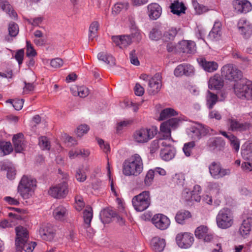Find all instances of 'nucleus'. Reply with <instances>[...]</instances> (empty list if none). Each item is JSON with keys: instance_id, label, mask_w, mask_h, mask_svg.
I'll list each match as a JSON object with an SVG mask.
<instances>
[{"instance_id": "f257e3e1", "label": "nucleus", "mask_w": 252, "mask_h": 252, "mask_svg": "<svg viewBox=\"0 0 252 252\" xmlns=\"http://www.w3.org/2000/svg\"><path fill=\"white\" fill-rule=\"evenodd\" d=\"M143 170V163L141 157L134 154L126 160L123 166V173L126 176H137Z\"/></svg>"}, {"instance_id": "f03ea898", "label": "nucleus", "mask_w": 252, "mask_h": 252, "mask_svg": "<svg viewBox=\"0 0 252 252\" xmlns=\"http://www.w3.org/2000/svg\"><path fill=\"white\" fill-rule=\"evenodd\" d=\"M36 187V180L30 176L23 175L17 187V191L23 199L30 198Z\"/></svg>"}, {"instance_id": "7ed1b4c3", "label": "nucleus", "mask_w": 252, "mask_h": 252, "mask_svg": "<svg viewBox=\"0 0 252 252\" xmlns=\"http://www.w3.org/2000/svg\"><path fill=\"white\" fill-rule=\"evenodd\" d=\"M236 95L242 99L252 100V82L250 80L242 81L234 86Z\"/></svg>"}, {"instance_id": "20e7f679", "label": "nucleus", "mask_w": 252, "mask_h": 252, "mask_svg": "<svg viewBox=\"0 0 252 252\" xmlns=\"http://www.w3.org/2000/svg\"><path fill=\"white\" fill-rule=\"evenodd\" d=\"M217 226L221 229L230 227L234 222V217L232 211L228 208L221 209L216 217Z\"/></svg>"}, {"instance_id": "39448f33", "label": "nucleus", "mask_w": 252, "mask_h": 252, "mask_svg": "<svg viewBox=\"0 0 252 252\" xmlns=\"http://www.w3.org/2000/svg\"><path fill=\"white\" fill-rule=\"evenodd\" d=\"M151 200L150 192L149 191H143L133 197L132 203L136 211L142 212L149 207Z\"/></svg>"}, {"instance_id": "423d86ee", "label": "nucleus", "mask_w": 252, "mask_h": 252, "mask_svg": "<svg viewBox=\"0 0 252 252\" xmlns=\"http://www.w3.org/2000/svg\"><path fill=\"white\" fill-rule=\"evenodd\" d=\"M156 128H142L135 130L132 135L133 141L138 144L147 143L157 134Z\"/></svg>"}, {"instance_id": "0eeeda50", "label": "nucleus", "mask_w": 252, "mask_h": 252, "mask_svg": "<svg viewBox=\"0 0 252 252\" xmlns=\"http://www.w3.org/2000/svg\"><path fill=\"white\" fill-rule=\"evenodd\" d=\"M184 120L181 117L174 118L163 122L160 126V130L163 133V139L171 138V130L177 129Z\"/></svg>"}, {"instance_id": "6e6552de", "label": "nucleus", "mask_w": 252, "mask_h": 252, "mask_svg": "<svg viewBox=\"0 0 252 252\" xmlns=\"http://www.w3.org/2000/svg\"><path fill=\"white\" fill-rule=\"evenodd\" d=\"M221 71L222 75L229 80H236L242 77V71L231 64L224 65Z\"/></svg>"}, {"instance_id": "1a4fd4ad", "label": "nucleus", "mask_w": 252, "mask_h": 252, "mask_svg": "<svg viewBox=\"0 0 252 252\" xmlns=\"http://www.w3.org/2000/svg\"><path fill=\"white\" fill-rule=\"evenodd\" d=\"M209 173L212 177L215 179H219L230 174L229 169L221 167L219 162H212L209 166Z\"/></svg>"}, {"instance_id": "9d476101", "label": "nucleus", "mask_w": 252, "mask_h": 252, "mask_svg": "<svg viewBox=\"0 0 252 252\" xmlns=\"http://www.w3.org/2000/svg\"><path fill=\"white\" fill-rule=\"evenodd\" d=\"M68 184L65 181L58 184L50 188L49 194L54 198H60L65 197L68 193Z\"/></svg>"}, {"instance_id": "9b49d317", "label": "nucleus", "mask_w": 252, "mask_h": 252, "mask_svg": "<svg viewBox=\"0 0 252 252\" xmlns=\"http://www.w3.org/2000/svg\"><path fill=\"white\" fill-rule=\"evenodd\" d=\"M176 242L179 247L182 249L190 248L194 242L193 235L190 233H180L176 235Z\"/></svg>"}, {"instance_id": "f8f14e48", "label": "nucleus", "mask_w": 252, "mask_h": 252, "mask_svg": "<svg viewBox=\"0 0 252 252\" xmlns=\"http://www.w3.org/2000/svg\"><path fill=\"white\" fill-rule=\"evenodd\" d=\"M215 134L212 129L209 127L199 125L197 127H191L189 135L192 139L197 140L199 139L202 136H204L207 134L211 135Z\"/></svg>"}, {"instance_id": "ddd939ff", "label": "nucleus", "mask_w": 252, "mask_h": 252, "mask_svg": "<svg viewBox=\"0 0 252 252\" xmlns=\"http://www.w3.org/2000/svg\"><path fill=\"white\" fill-rule=\"evenodd\" d=\"M161 87V76L159 73H156L149 80L148 91L151 94H157Z\"/></svg>"}, {"instance_id": "4468645a", "label": "nucleus", "mask_w": 252, "mask_h": 252, "mask_svg": "<svg viewBox=\"0 0 252 252\" xmlns=\"http://www.w3.org/2000/svg\"><path fill=\"white\" fill-rule=\"evenodd\" d=\"M152 221L157 228L160 230L166 229L170 224L169 219L161 214L154 215L152 219Z\"/></svg>"}, {"instance_id": "2eb2a0df", "label": "nucleus", "mask_w": 252, "mask_h": 252, "mask_svg": "<svg viewBox=\"0 0 252 252\" xmlns=\"http://www.w3.org/2000/svg\"><path fill=\"white\" fill-rule=\"evenodd\" d=\"M239 32L245 38H249L252 34V25L247 20L242 18L237 24Z\"/></svg>"}, {"instance_id": "dca6fc26", "label": "nucleus", "mask_w": 252, "mask_h": 252, "mask_svg": "<svg viewBox=\"0 0 252 252\" xmlns=\"http://www.w3.org/2000/svg\"><path fill=\"white\" fill-rule=\"evenodd\" d=\"M68 209L67 207L63 205H60L54 209L53 216L56 220L64 222L68 218Z\"/></svg>"}, {"instance_id": "f3484780", "label": "nucleus", "mask_w": 252, "mask_h": 252, "mask_svg": "<svg viewBox=\"0 0 252 252\" xmlns=\"http://www.w3.org/2000/svg\"><path fill=\"white\" fill-rule=\"evenodd\" d=\"M227 124L229 126V129L232 131H244L250 127L248 123H240L233 117H231L227 120Z\"/></svg>"}, {"instance_id": "a211bd4d", "label": "nucleus", "mask_w": 252, "mask_h": 252, "mask_svg": "<svg viewBox=\"0 0 252 252\" xmlns=\"http://www.w3.org/2000/svg\"><path fill=\"white\" fill-rule=\"evenodd\" d=\"M39 232L42 239L49 241H52L55 235V230L50 224L43 225L40 228Z\"/></svg>"}, {"instance_id": "6ab92c4d", "label": "nucleus", "mask_w": 252, "mask_h": 252, "mask_svg": "<svg viewBox=\"0 0 252 252\" xmlns=\"http://www.w3.org/2000/svg\"><path fill=\"white\" fill-rule=\"evenodd\" d=\"M112 39L115 45L121 49L127 47L132 42V38L130 35L113 36Z\"/></svg>"}, {"instance_id": "aec40b11", "label": "nucleus", "mask_w": 252, "mask_h": 252, "mask_svg": "<svg viewBox=\"0 0 252 252\" xmlns=\"http://www.w3.org/2000/svg\"><path fill=\"white\" fill-rule=\"evenodd\" d=\"M233 5L238 13H247L252 10L251 3L247 0H235Z\"/></svg>"}, {"instance_id": "412c9836", "label": "nucleus", "mask_w": 252, "mask_h": 252, "mask_svg": "<svg viewBox=\"0 0 252 252\" xmlns=\"http://www.w3.org/2000/svg\"><path fill=\"white\" fill-rule=\"evenodd\" d=\"M179 50L184 53L193 54L196 51V44L191 40H182L179 43Z\"/></svg>"}, {"instance_id": "4be33fe9", "label": "nucleus", "mask_w": 252, "mask_h": 252, "mask_svg": "<svg viewBox=\"0 0 252 252\" xmlns=\"http://www.w3.org/2000/svg\"><path fill=\"white\" fill-rule=\"evenodd\" d=\"M197 62L207 72H213L218 68V64L217 62L207 61L204 58L197 59Z\"/></svg>"}, {"instance_id": "5701e85b", "label": "nucleus", "mask_w": 252, "mask_h": 252, "mask_svg": "<svg viewBox=\"0 0 252 252\" xmlns=\"http://www.w3.org/2000/svg\"><path fill=\"white\" fill-rule=\"evenodd\" d=\"M16 238L15 245L26 242L29 238V233L27 229L22 226H18L15 228Z\"/></svg>"}, {"instance_id": "b1692460", "label": "nucleus", "mask_w": 252, "mask_h": 252, "mask_svg": "<svg viewBox=\"0 0 252 252\" xmlns=\"http://www.w3.org/2000/svg\"><path fill=\"white\" fill-rule=\"evenodd\" d=\"M148 15L150 19L157 20L161 15V7L157 3H153L148 5Z\"/></svg>"}, {"instance_id": "393cba45", "label": "nucleus", "mask_w": 252, "mask_h": 252, "mask_svg": "<svg viewBox=\"0 0 252 252\" xmlns=\"http://www.w3.org/2000/svg\"><path fill=\"white\" fill-rule=\"evenodd\" d=\"M201 190V187L198 185H195L194 187V190L192 191H190L189 189H185L183 191L184 195H185V193L189 194L188 197L185 196V200L186 201L194 200L196 202H199L201 199L200 195H199Z\"/></svg>"}, {"instance_id": "a878e982", "label": "nucleus", "mask_w": 252, "mask_h": 252, "mask_svg": "<svg viewBox=\"0 0 252 252\" xmlns=\"http://www.w3.org/2000/svg\"><path fill=\"white\" fill-rule=\"evenodd\" d=\"M14 150L17 153H21L25 147L24 135L22 133L14 135L12 138Z\"/></svg>"}, {"instance_id": "bb28decb", "label": "nucleus", "mask_w": 252, "mask_h": 252, "mask_svg": "<svg viewBox=\"0 0 252 252\" xmlns=\"http://www.w3.org/2000/svg\"><path fill=\"white\" fill-rule=\"evenodd\" d=\"M0 166L1 170L6 171V177L9 180H12L15 178L16 171L13 165L9 163L1 162L0 163Z\"/></svg>"}, {"instance_id": "cd10ccee", "label": "nucleus", "mask_w": 252, "mask_h": 252, "mask_svg": "<svg viewBox=\"0 0 252 252\" xmlns=\"http://www.w3.org/2000/svg\"><path fill=\"white\" fill-rule=\"evenodd\" d=\"M165 245V240L158 237H154L151 242V247L156 252H162Z\"/></svg>"}, {"instance_id": "c85d7f7f", "label": "nucleus", "mask_w": 252, "mask_h": 252, "mask_svg": "<svg viewBox=\"0 0 252 252\" xmlns=\"http://www.w3.org/2000/svg\"><path fill=\"white\" fill-rule=\"evenodd\" d=\"M176 154V150L173 147L161 148L160 153L161 158L165 161L173 159Z\"/></svg>"}, {"instance_id": "c756f323", "label": "nucleus", "mask_w": 252, "mask_h": 252, "mask_svg": "<svg viewBox=\"0 0 252 252\" xmlns=\"http://www.w3.org/2000/svg\"><path fill=\"white\" fill-rule=\"evenodd\" d=\"M241 155L245 160H252V142H246L241 148Z\"/></svg>"}, {"instance_id": "7c9ffc66", "label": "nucleus", "mask_w": 252, "mask_h": 252, "mask_svg": "<svg viewBox=\"0 0 252 252\" xmlns=\"http://www.w3.org/2000/svg\"><path fill=\"white\" fill-rule=\"evenodd\" d=\"M223 86V81L219 75H214L208 82L209 88L210 89L219 90Z\"/></svg>"}, {"instance_id": "2f4dec72", "label": "nucleus", "mask_w": 252, "mask_h": 252, "mask_svg": "<svg viewBox=\"0 0 252 252\" xmlns=\"http://www.w3.org/2000/svg\"><path fill=\"white\" fill-rule=\"evenodd\" d=\"M252 222V219L250 218L243 220L239 228V232L242 236L246 237L249 234L251 230Z\"/></svg>"}, {"instance_id": "473e14b6", "label": "nucleus", "mask_w": 252, "mask_h": 252, "mask_svg": "<svg viewBox=\"0 0 252 252\" xmlns=\"http://www.w3.org/2000/svg\"><path fill=\"white\" fill-rule=\"evenodd\" d=\"M207 144L211 150H214L218 147L224 146L225 142L221 137H212L208 139Z\"/></svg>"}, {"instance_id": "72a5a7b5", "label": "nucleus", "mask_w": 252, "mask_h": 252, "mask_svg": "<svg viewBox=\"0 0 252 252\" xmlns=\"http://www.w3.org/2000/svg\"><path fill=\"white\" fill-rule=\"evenodd\" d=\"M191 215L190 212L185 210L179 211L175 217L176 221L179 224H184L186 220L191 218Z\"/></svg>"}, {"instance_id": "f704fd0d", "label": "nucleus", "mask_w": 252, "mask_h": 252, "mask_svg": "<svg viewBox=\"0 0 252 252\" xmlns=\"http://www.w3.org/2000/svg\"><path fill=\"white\" fill-rule=\"evenodd\" d=\"M0 6L9 16L12 18H16L17 15L9 3L5 0H0Z\"/></svg>"}, {"instance_id": "c9c22d12", "label": "nucleus", "mask_w": 252, "mask_h": 252, "mask_svg": "<svg viewBox=\"0 0 252 252\" xmlns=\"http://www.w3.org/2000/svg\"><path fill=\"white\" fill-rule=\"evenodd\" d=\"M171 12L178 15H180L182 13H185L186 11V7L184 3L178 1H174L170 5Z\"/></svg>"}, {"instance_id": "e433bc0d", "label": "nucleus", "mask_w": 252, "mask_h": 252, "mask_svg": "<svg viewBox=\"0 0 252 252\" xmlns=\"http://www.w3.org/2000/svg\"><path fill=\"white\" fill-rule=\"evenodd\" d=\"M178 115V112L174 109L172 108H165L161 111L158 120L160 121L164 120Z\"/></svg>"}, {"instance_id": "4c0bfd02", "label": "nucleus", "mask_w": 252, "mask_h": 252, "mask_svg": "<svg viewBox=\"0 0 252 252\" xmlns=\"http://www.w3.org/2000/svg\"><path fill=\"white\" fill-rule=\"evenodd\" d=\"M93 216V210L92 208L87 207L83 213L84 220L86 225H88V228L92 231V233H93V229L90 226V224Z\"/></svg>"}, {"instance_id": "58836bf2", "label": "nucleus", "mask_w": 252, "mask_h": 252, "mask_svg": "<svg viewBox=\"0 0 252 252\" xmlns=\"http://www.w3.org/2000/svg\"><path fill=\"white\" fill-rule=\"evenodd\" d=\"M13 151V147L9 142H0V157L9 154Z\"/></svg>"}, {"instance_id": "ea45409f", "label": "nucleus", "mask_w": 252, "mask_h": 252, "mask_svg": "<svg viewBox=\"0 0 252 252\" xmlns=\"http://www.w3.org/2000/svg\"><path fill=\"white\" fill-rule=\"evenodd\" d=\"M35 246V242H28V241H27L26 242H21V244H19V245H16L17 250L19 251L23 250L26 252H32Z\"/></svg>"}, {"instance_id": "a19ab883", "label": "nucleus", "mask_w": 252, "mask_h": 252, "mask_svg": "<svg viewBox=\"0 0 252 252\" xmlns=\"http://www.w3.org/2000/svg\"><path fill=\"white\" fill-rule=\"evenodd\" d=\"M177 33V30L176 28H171L166 31L162 36V40L166 42L173 40Z\"/></svg>"}, {"instance_id": "79ce46f5", "label": "nucleus", "mask_w": 252, "mask_h": 252, "mask_svg": "<svg viewBox=\"0 0 252 252\" xmlns=\"http://www.w3.org/2000/svg\"><path fill=\"white\" fill-rule=\"evenodd\" d=\"M128 3L126 0H122L117 2L112 8V13L117 14L120 12L122 10H126L128 8Z\"/></svg>"}, {"instance_id": "37998d69", "label": "nucleus", "mask_w": 252, "mask_h": 252, "mask_svg": "<svg viewBox=\"0 0 252 252\" xmlns=\"http://www.w3.org/2000/svg\"><path fill=\"white\" fill-rule=\"evenodd\" d=\"M163 35L161 28L158 27L153 28L149 33V38L153 40L162 39Z\"/></svg>"}, {"instance_id": "c03bdc74", "label": "nucleus", "mask_w": 252, "mask_h": 252, "mask_svg": "<svg viewBox=\"0 0 252 252\" xmlns=\"http://www.w3.org/2000/svg\"><path fill=\"white\" fill-rule=\"evenodd\" d=\"M97 58L99 60L102 61L110 65H114L115 63L114 57L105 53H99L97 55Z\"/></svg>"}, {"instance_id": "a18cd8bd", "label": "nucleus", "mask_w": 252, "mask_h": 252, "mask_svg": "<svg viewBox=\"0 0 252 252\" xmlns=\"http://www.w3.org/2000/svg\"><path fill=\"white\" fill-rule=\"evenodd\" d=\"M207 105L209 109H211L218 101V96L209 91L207 92L206 96Z\"/></svg>"}, {"instance_id": "49530a36", "label": "nucleus", "mask_w": 252, "mask_h": 252, "mask_svg": "<svg viewBox=\"0 0 252 252\" xmlns=\"http://www.w3.org/2000/svg\"><path fill=\"white\" fill-rule=\"evenodd\" d=\"M73 94L74 95L77 94L80 97H85L89 94V91L85 86H80L77 87V91H75Z\"/></svg>"}, {"instance_id": "de8ad7c7", "label": "nucleus", "mask_w": 252, "mask_h": 252, "mask_svg": "<svg viewBox=\"0 0 252 252\" xmlns=\"http://www.w3.org/2000/svg\"><path fill=\"white\" fill-rule=\"evenodd\" d=\"M86 169L83 166H80L76 170V178L79 182H84L86 179Z\"/></svg>"}, {"instance_id": "09e8293b", "label": "nucleus", "mask_w": 252, "mask_h": 252, "mask_svg": "<svg viewBox=\"0 0 252 252\" xmlns=\"http://www.w3.org/2000/svg\"><path fill=\"white\" fill-rule=\"evenodd\" d=\"M208 232L207 226L201 225L198 227L195 231V235L198 239H202Z\"/></svg>"}, {"instance_id": "8fccbe9b", "label": "nucleus", "mask_w": 252, "mask_h": 252, "mask_svg": "<svg viewBox=\"0 0 252 252\" xmlns=\"http://www.w3.org/2000/svg\"><path fill=\"white\" fill-rule=\"evenodd\" d=\"M99 24L97 22H93L90 25L89 28V39L92 40L96 36L97 31L98 29Z\"/></svg>"}, {"instance_id": "3c124183", "label": "nucleus", "mask_w": 252, "mask_h": 252, "mask_svg": "<svg viewBox=\"0 0 252 252\" xmlns=\"http://www.w3.org/2000/svg\"><path fill=\"white\" fill-rule=\"evenodd\" d=\"M195 146V144L194 141L189 142L184 144L183 150L187 157H189L191 155L192 151Z\"/></svg>"}, {"instance_id": "603ef678", "label": "nucleus", "mask_w": 252, "mask_h": 252, "mask_svg": "<svg viewBox=\"0 0 252 252\" xmlns=\"http://www.w3.org/2000/svg\"><path fill=\"white\" fill-rule=\"evenodd\" d=\"M155 175L154 170L153 169H150L147 172L144 179V183L146 186L149 187L152 184Z\"/></svg>"}, {"instance_id": "864d4df0", "label": "nucleus", "mask_w": 252, "mask_h": 252, "mask_svg": "<svg viewBox=\"0 0 252 252\" xmlns=\"http://www.w3.org/2000/svg\"><path fill=\"white\" fill-rule=\"evenodd\" d=\"M38 144L40 147L43 150H49L50 148V143L48 138L45 136H41L39 138Z\"/></svg>"}, {"instance_id": "5fc2aeb1", "label": "nucleus", "mask_w": 252, "mask_h": 252, "mask_svg": "<svg viewBox=\"0 0 252 252\" xmlns=\"http://www.w3.org/2000/svg\"><path fill=\"white\" fill-rule=\"evenodd\" d=\"M133 121L130 119L125 120L120 122H119L117 124L116 130L118 132H119L123 128L126 127L132 124Z\"/></svg>"}, {"instance_id": "6e6d98bb", "label": "nucleus", "mask_w": 252, "mask_h": 252, "mask_svg": "<svg viewBox=\"0 0 252 252\" xmlns=\"http://www.w3.org/2000/svg\"><path fill=\"white\" fill-rule=\"evenodd\" d=\"M229 141L232 148L236 152H238L240 148V142L239 139L234 135H231L229 137Z\"/></svg>"}, {"instance_id": "4d7b16f0", "label": "nucleus", "mask_w": 252, "mask_h": 252, "mask_svg": "<svg viewBox=\"0 0 252 252\" xmlns=\"http://www.w3.org/2000/svg\"><path fill=\"white\" fill-rule=\"evenodd\" d=\"M85 206V203L82 196L77 195L75 198L74 207L76 210L80 211Z\"/></svg>"}, {"instance_id": "13d9d810", "label": "nucleus", "mask_w": 252, "mask_h": 252, "mask_svg": "<svg viewBox=\"0 0 252 252\" xmlns=\"http://www.w3.org/2000/svg\"><path fill=\"white\" fill-rule=\"evenodd\" d=\"M193 7L197 14H202L206 11V7L203 5L200 4L197 0H191Z\"/></svg>"}, {"instance_id": "bf43d9fd", "label": "nucleus", "mask_w": 252, "mask_h": 252, "mask_svg": "<svg viewBox=\"0 0 252 252\" xmlns=\"http://www.w3.org/2000/svg\"><path fill=\"white\" fill-rule=\"evenodd\" d=\"M90 128L86 124H82L79 126L76 129V133L78 137H82L84 134H86L89 131Z\"/></svg>"}, {"instance_id": "052dcab7", "label": "nucleus", "mask_w": 252, "mask_h": 252, "mask_svg": "<svg viewBox=\"0 0 252 252\" xmlns=\"http://www.w3.org/2000/svg\"><path fill=\"white\" fill-rule=\"evenodd\" d=\"M9 34L11 36H16L19 32V28L17 24L11 22L8 27Z\"/></svg>"}, {"instance_id": "680f3d73", "label": "nucleus", "mask_w": 252, "mask_h": 252, "mask_svg": "<svg viewBox=\"0 0 252 252\" xmlns=\"http://www.w3.org/2000/svg\"><path fill=\"white\" fill-rule=\"evenodd\" d=\"M173 180L177 185L183 186L185 180V175L182 173L176 174L173 177Z\"/></svg>"}, {"instance_id": "e2e57ef3", "label": "nucleus", "mask_w": 252, "mask_h": 252, "mask_svg": "<svg viewBox=\"0 0 252 252\" xmlns=\"http://www.w3.org/2000/svg\"><path fill=\"white\" fill-rule=\"evenodd\" d=\"M26 55L29 57H34L36 55V52L35 50L34 49L30 41H26Z\"/></svg>"}, {"instance_id": "0e129e2a", "label": "nucleus", "mask_w": 252, "mask_h": 252, "mask_svg": "<svg viewBox=\"0 0 252 252\" xmlns=\"http://www.w3.org/2000/svg\"><path fill=\"white\" fill-rule=\"evenodd\" d=\"M42 17H37L34 18H27L26 20L29 24L33 26L37 27L43 21Z\"/></svg>"}, {"instance_id": "69168bd1", "label": "nucleus", "mask_w": 252, "mask_h": 252, "mask_svg": "<svg viewBox=\"0 0 252 252\" xmlns=\"http://www.w3.org/2000/svg\"><path fill=\"white\" fill-rule=\"evenodd\" d=\"M183 65L184 68V75L189 76L194 74V68L192 65L188 63H183Z\"/></svg>"}, {"instance_id": "338daca9", "label": "nucleus", "mask_w": 252, "mask_h": 252, "mask_svg": "<svg viewBox=\"0 0 252 252\" xmlns=\"http://www.w3.org/2000/svg\"><path fill=\"white\" fill-rule=\"evenodd\" d=\"M100 216L103 218L110 219L115 216L114 211L109 208L104 209L100 213Z\"/></svg>"}, {"instance_id": "774afa93", "label": "nucleus", "mask_w": 252, "mask_h": 252, "mask_svg": "<svg viewBox=\"0 0 252 252\" xmlns=\"http://www.w3.org/2000/svg\"><path fill=\"white\" fill-rule=\"evenodd\" d=\"M9 101L12 103L13 107L15 110H20L22 108L24 103V100L23 99H15L13 100L12 101Z\"/></svg>"}]
</instances>
